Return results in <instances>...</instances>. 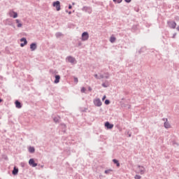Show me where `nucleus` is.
<instances>
[{"label": "nucleus", "instance_id": "8", "mask_svg": "<svg viewBox=\"0 0 179 179\" xmlns=\"http://www.w3.org/2000/svg\"><path fill=\"white\" fill-rule=\"evenodd\" d=\"M20 41H21L22 43L24 42V43H21V44H20V47H24V45H26L27 44V40H26L25 38H21V39H20Z\"/></svg>", "mask_w": 179, "mask_h": 179}, {"label": "nucleus", "instance_id": "28", "mask_svg": "<svg viewBox=\"0 0 179 179\" xmlns=\"http://www.w3.org/2000/svg\"><path fill=\"white\" fill-rule=\"evenodd\" d=\"M54 121H55V122H58V119L54 118Z\"/></svg>", "mask_w": 179, "mask_h": 179}, {"label": "nucleus", "instance_id": "6", "mask_svg": "<svg viewBox=\"0 0 179 179\" xmlns=\"http://www.w3.org/2000/svg\"><path fill=\"white\" fill-rule=\"evenodd\" d=\"M105 127L107 128V129H113V128H114V124H110V122H106L105 123Z\"/></svg>", "mask_w": 179, "mask_h": 179}, {"label": "nucleus", "instance_id": "30", "mask_svg": "<svg viewBox=\"0 0 179 179\" xmlns=\"http://www.w3.org/2000/svg\"><path fill=\"white\" fill-rule=\"evenodd\" d=\"M102 86H103V87H107V86H106V84H102Z\"/></svg>", "mask_w": 179, "mask_h": 179}, {"label": "nucleus", "instance_id": "7", "mask_svg": "<svg viewBox=\"0 0 179 179\" xmlns=\"http://www.w3.org/2000/svg\"><path fill=\"white\" fill-rule=\"evenodd\" d=\"M66 60L68 61V62H71V64H75V62H76V60L75 59V58L72 57H68L66 58Z\"/></svg>", "mask_w": 179, "mask_h": 179}, {"label": "nucleus", "instance_id": "12", "mask_svg": "<svg viewBox=\"0 0 179 179\" xmlns=\"http://www.w3.org/2000/svg\"><path fill=\"white\" fill-rule=\"evenodd\" d=\"M177 24L175 22H170V27L171 29H176Z\"/></svg>", "mask_w": 179, "mask_h": 179}, {"label": "nucleus", "instance_id": "10", "mask_svg": "<svg viewBox=\"0 0 179 179\" xmlns=\"http://www.w3.org/2000/svg\"><path fill=\"white\" fill-rule=\"evenodd\" d=\"M30 48L31 51H34L36 48H37V45H36V43H31L30 45Z\"/></svg>", "mask_w": 179, "mask_h": 179}, {"label": "nucleus", "instance_id": "2", "mask_svg": "<svg viewBox=\"0 0 179 179\" xmlns=\"http://www.w3.org/2000/svg\"><path fill=\"white\" fill-rule=\"evenodd\" d=\"M82 40L83 41H86L87 40H89V34L87 32L83 33Z\"/></svg>", "mask_w": 179, "mask_h": 179}, {"label": "nucleus", "instance_id": "24", "mask_svg": "<svg viewBox=\"0 0 179 179\" xmlns=\"http://www.w3.org/2000/svg\"><path fill=\"white\" fill-rule=\"evenodd\" d=\"M110 171H112L110 169L105 171L106 174H108Z\"/></svg>", "mask_w": 179, "mask_h": 179}, {"label": "nucleus", "instance_id": "11", "mask_svg": "<svg viewBox=\"0 0 179 179\" xmlns=\"http://www.w3.org/2000/svg\"><path fill=\"white\" fill-rule=\"evenodd\" d=\"M15 107L17 108H22V104L20 103V102H19V101H15Z\"/></svg>", "mask_w": 179, "mask_h": 179}, {"label": "nucleus", "instance_id": "25", "mask_svg": "<svg viewBox=\"0 0 179 179\" xmlns=\"http://www.w3.org/2000/svg\"><path fill=\"white\" fill-rule=\"evenodd\" d=\"M106 98H107V96H106V95H104V96H103V98H102L103 101H104V100H106Z\"/></svg>", "mask_w": 179, "mask_h": 179}, {"label": "nucleus", "instance_id": "33", "mask_svg": "<svg viewBox=\"0 0 179 179\" xmlns=\"http://www.w3.org/2000/svg\"><path fill=\"white\" fill-rule=\"evenodd\" d=\"M177 30H178V31H179V27H177Z\"/></svg>", "mask_w": 179, "mask_h": 179}, {"label": "nucleus", "instance_id": "4", "mask_svg": "<svg viewBox=\"0 0 179 179\" xmlns=\"http://www.w3.org/2000/svg\"><path fill=\"white\" fill-rule=\"evenodd\" d=\"M29 166H31V167H37V163L34 162V159H30L29 161Z\"/></svg>", "mask_w": 179, "mask_h": 179}, {"label": "nucleus", "instance_id": "23", "mask_svg": "<svg viewBox=\"0 0 179 179\" xmlns=\"http://www.w3.org/2000/svg\"><path fill=\"white\" fill-rule=\"evenodd\" d=\"M105 104H106V105L110 104V101H108V99H106V100L105 101Z\"/></svg>", "mask_w": 179, "mask_h": 179}, {"label": "nucleus", "instance_id": "14", "mask_svg": "<svg viewBox=\"0 0 179 179\" xmlns=\"http://www.w3.org/2000/svg\"><path fill=\"white\" fill-rule=\"evenodd\" d=\"M19 173V169H16V167H14V169L13 171V176H16Z\"/></svg>", "mask_w": 179, "mask_h": 179}, {"label": "nucleus", "instance_id": "32", "mask_svg": "<svg viewBox=\"0 0 179 179\" xmlns=\"http://www.w3.org/2000/svg\"><path fill=\"white\" fill-rule=\"evenodd\" d=\"M3 100L0 99V103H2Z\"/></svg>", "mask_w": 179, "mask_h": 179}, {"label": "nucleus", "instance_id": "27", "mask_svg": "<svg viewBox=\"0 0 179 179\" xmlns=\"http://www.w3.org/2000/svg\"><path fill=\"white\" fill-rule=\"evenodd\" d=\"M94 78H96V79H100V78L97 77V74L94 75Z\"/></svg>", "mask_w": 179, "mask_h": 179}, {"label": "nucleus", "instance_id": "15", "mask_svg": "<svg viewBox=\"0 0 179 179\" xmlns=\"http://www.w3.org/2000/svg\"><path fill=\"white\" fill-rule=\"evenodd\" d=\"M164 127H165V128H166V129L171 128V125H170V123H169L168 122H166L164 123Z\"/></svg>", "mask_w": 179, "mask_h": 179}, {"label": "nucleus", "instance_id": "26", "mask_svg": "<svg viewBox=\"0 0 179 179\" xmlns=\"http://www.w3.org/2000/svg\"><path fill=\"white\" fill-rule=\"evenodd\" d=\"M125 1V2H127V3H129V2H131V1H132V0H124Z\"/></svg>", "mask_w": 179, "mask_h": 179}, {"label": "nucleus", "instance_id": "31", "mask_svg": "<svg viewBox=\"0 0 179 179\" xmlns=\"http://www.w3.org/2000/svg\"><path fill=\"white\" fill-rule=\"evenodd\" d=\"M75 82H78V78H75Z\"/></svg>", "mask_w": 179, "mask_h": 179}, {"label": "nucleus", "instance_id": "21", "mask_svg": "<svg viewBox=\"0 0 179 179\" xmlns=\"http://www.w3.org/2000/svg\"><path fill=\"white\" fill-rule=\"evenodd\" d=\"M135 179H141V176H138V175H136L135 177H134Z\"/></svg>", "mask_w": 179, "mask_h": 179}, {"label": "nucleus", "instance_id": "34", "mask_svg": "<svg viewBox=\"0 0 179 179\" xmlns=\"http://www.w3.org/2000/svg\"><path fill=\"white\" fill-rule=\"evenodd\" d=\"M89 90H92V88H89Z\"/></svg>", "mask_w": 179, "mask_h": 179}, {"label": "nucleus", "instance_id": "13", "mask_svg": "<svg viewBox=\"0 0 179 179\" xmlns=\"http://www.w3.org/2000/svg\"><path fill=\"white\" fill-rule=\"evenodd\" d=\"M59 79H61L59 76H55V83H59Z\"/></svg>", "mask_w": 179, "mask_h": 179}, {"label": "nucleus", "instance_id": "19", "mask_svg": "<svg viewBox=\"0 0 179 179\" xmlns=\"http://www.w3.org/2000/svg\"><path fill=\"white\" fill-rule=\"evenodd\" d=\"M110 43H115V38L113 36H112L110 38Z\"/></svg>", "mask_w": 179, "mask_h": 179}, {"label": "nucleus", "instance_id": "18", "mask_svg": "<svg viewBox=\"0 0 179 179\" xmlns=\"http://www.w3.org/2000/svg\"><path fill=\"white\" fill-rule=\"evenodd\" d=\"M34 151H35V150H34V147H29V152L30 153H34Z\"/></svg>", "mask_w": 179, "mask_h": 179}, {"label": "nucleus", "instance_id": "16", "mask_svg": "<svg viewBox=\"0 0 179 179\" xmlns=\"http://www.w3.org/2000/svg\"><path fill=\"white\" fill-rule=\"evenodd\" d=\"M15 22H16V23L17 24V27H22V26H23V25L22 24V23H20V20H15Z\"/></svg>", "mask_w": 179, "mask_h": 179}, {"label": "nucleus", "instance_id": "22", "mask_svg": "<svg viewBox=\"0 0 179 179\" xmlns=\"http://www.w3.org/2000/svg\"><path fill=\"white\" fill-rule=\"evenodd\" d=\"M81 92H82V93H85V92H86V88L83 87V88L81 89Z\"/></svg>", "mask_w": 179, "mask_h": 179}, {"label": "nucleus", "instance_id": "20", "mask_svg": "<svg viewBox=\"0 0 179 179\" xmlns=\"http://www.w3.org/2000/svg\"><path fill=\"white\" fill-rule=\"evenodd\" d=\"M113 2H117V3H121V2H122V0H113Z\"/></svg>", "mask_w": 179, "mask_h": 179}, {"label": "nucleus", "instance_id": "29", "mask_svg": "<svg viewBox=\"0 0 179 179\" xmlns=\"http://www.w3.org/2000/svg\"><path fill=\"white\" fill-rule=\"evenodd\" d=\"M69 9H72V6L71 5L69 6Z\"/></svg>", "mask_w": 179, "mask_h": 179}, {"label": "nucleus", "instance_id": "1", "mask_svg": "<svg viewBox=\"0 0 179 179\" xmlns=\"http://www.w3.org/2000/svg\"><path fill=\"white\" fill-rule=\"evenodd\" d=\"M53 6L56 8V10H61V3L59 2V1H55L53 3Z\"/></svg>", "mask_w": 179, "mask_h": 179}, {"label": "nucleus", "instance_id": "17", "mask_svg": "<svg viewBox=\"0 0 179 179\" xmlns=\"http://www.w3.org/2000/svg\"><path fill=\"white\" fill-rule=\"evenodd\" d=\"M113 163L117 165V167H120V162L117 159L113 160Z\"/></svg>", "mask_w": 179, "mask_h": 179}, {"label": "nucleus", "instance_id": "3", "mask_svg": "<svg viewBox=\"0 0 179 179\" xmlns=\"http://www.w3.org/2000/svg\"><path fill=\"white\" fill-rule=\"evenodd\" d=\"M94 103L95 106H96V107H100L101 106V101L100 100V99H96L94 101Z\"/></svg>", "mask_w": 179, "mask_h": 179}, {"label": "nucleus", "instance_id": "9", "mask_svg": "<svg viewBox=\"0 0 179 179\" xmlns=\"http://www.w3.org/2000/svg\"><path fill=\"white\" fill-rule=\"evenodd\" d=\"M138 173L139 174H143L145 173V168L142 167V166H139L138 167Z\"/></svg>", "mask_w": 179, "mask_h": 179}, {"label": "nucleus", "instance_id": "5", "mask_svg": "<svg viewBox=\"0 0 179 179\" xmlns=\"http://www.w3.org/2000/svg\"><path fill=\"white\" fill-rule=\"evenodd\" d=\"M9 16L10 17H13L14 19H16V17H17V13H16L15 11H10Z\"/></svg>", "mask_w": 179, "mask_h": 179}]
</instances>
